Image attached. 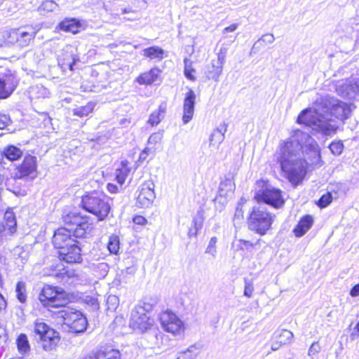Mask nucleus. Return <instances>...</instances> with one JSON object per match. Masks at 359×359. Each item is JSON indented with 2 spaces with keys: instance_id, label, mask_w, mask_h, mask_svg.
Masks as SVG:
<instances>
[{
  "instance_id": "a211bd4d",
  "label": "nucleus",
  "mask_w": 359,
  "mask_h": 359,
  "mask_svg": "<svg viewBox=\"0 0 359 359\" xmlns=\"http://www.w3.org/2000/svg\"><path fill=\"white\" fill-rule=\"evenodd\" d=\"M18 81L13 75L0 79V99L7 98L15 89Z\"/></svg>"
},
{
  "instance_id": "c9c22d12",
  "label": "nucleus",
  "mask_w": 359,
  "mask_h": 359,
  "mask_svg": "<svg viewBox=\"0 0 359 359\" xmlns=\"http://www.w3.org/2000/svg\"><path fill=\"white\" fill-rule=\"evenodd\" d=\"M58 7L57 4L53 0H44L38 8L41 14L53 12Z\"/></svg>"
},
{
  "instance_id": "1a4fd4ad",
  "label": "nucleus",
  "mask_w": 359,
  "mask_h": 359,
  "mask_svg": "<svg viewBox=\"0 0 359 359\" xmlns=\"http://www.w3.org/2000/svg\"><path fill=\"white\" fill-rule=\"evenodd\" d=\"M37 164L36 158L34 156L27 155L24 158L22 163L18 166L12 174V179L10 181L13 182V184H18V180H23L27 177L34 179L36 177Z\"/></svg>"
},
{
  "instance_id": "c85d7f7f",
  "label": "nucleus",
  "mask_w": 359,
  "mask_h": 359,
  "mask_svg": "<svg viewBox=\"0 0 359 359\" xmlns=\"http://www.w3.org/2000/svg\"><path fill=\"white\" fill-rule=\"evenodd\" d=\"M80 23L75 18H67L60 23V28L65 32L76 34L79 32Z\"/></svg>"
},
{
  "instance_id": "13d9d810",
  "label": "nucleus",
  "mask_w": 359,
  "mask_h": 359,
  "mask_svg": "<svg viewBox=\"0 0 359 359\" xmlns=\"http://www.w3.org/2000/svg\"><path fill=\"white\" fill-rule=\"evenodd\" d=\"M203 218L201 217H196L193 219L194 229L199 231L203 226Z\"/></svg>"
},
{
  "instance_id": "9b49d317",
  "label": "nucleus",
  "mask_w": 359,
  "mask_h": 359,
  "mask_svg": "<svg viewBox=\"0 0 359 359\" xmlns=\"http://www.w3.org/2000/svg\"><path fill=\"white\" fill-rule=\"evenodd\" d=\"M335 90L344 98H355L359 95V78L351 77L337 81L335 84Z\"/></svg>"
},
{
  "instance_id": "f8f14e48",
  "label": "nucleus",
  "mask_w": 359,
  "mask_h": 359,
  "mask_svg": "<svg viewBox=\"0 0 359 359\" xmlns=\"http://www.w3.org/2000/svg\"><path fill=\"white\" fill-rule=\"evenodd\" d=\"M160 321L163 329L174 335L181 334L184 331L182 321L172 312L162 313L160 316Z\"/></svg>"
},
{
  "instance_id": "473e14b6",
  "label": "nucleus",
  "mask_w": 359,
  "mask_h": 359,
  "mask_svg": "<svg viewBox=\"0 0 359 359\" xmlns=\"http://www.w3.org/2000/svg\"><path fill=\"white\" fill-rule=\"evenodd\" d=\"M16 344L18 350L21 354H26L30 351L29 343L25 334H20L18 337L16 339Z\"/></svg>"
},
{
  "instance_id": "393cba45",
  "label": "nucleus",
  "mask_w": 359,
  "mask_h": 359,
  "mask_svg": "<svg viewBox=\"0 0 359 359\" xmlns=\"http://www.w3.org/2000/svg\"><path fill=\"white\" fill-rule=\"evenodd\" d=\"M293 338V333L285 329L276 330L273 334V339H276L283 345L290 344Z\"/></svg>"
},
{
  "instance_id": "c03bdc74",
  "label": "nucleus",
  "mask_w": 359,
  "mask_h": 359,
  "mask_svg": "<svg viewBox=\"0 0 359 359\" xmlns=\"http://www.w3.org/2000/svg\"><path fill=\"white\" fill-rule=\"evenodd\" d=\"M245 282V289H244V295L248 298H250L252 296L254 291L253 283L251 280L248 278L244 279Z\"/></svg>"
},
{
  "instance_id": "0eeeda50",
  "label": "nucleus",
  "mask_w": 359,
  "mask_h": 359,
  "mask_svg": "<svg viewBox=\"0 0 359 359\" xmlns=\"http://www.w3.org/2000/svg\"><path fill=\"white\" fill-rule=\"evenodd\" d=\"M34 332L38 336L36 340L46 351L54 349L60 341L59 333L43 322L35 323Z\"/></svg>"
},
{
  "instance_id": "9d476101",
  "label": "nucleus",
  "mask_w": 359,
  "mask_h": 359,
  "mask_svg": "<svg viewBox=\"0 0 359 359\" xmlns=\"http://www.w3.org/2000/svg\"><path fill=\"white\" fill-rule=\"evenodd\" d=\"M153 323L154 320L147 316L144 306H137L132 310L130 327L134 330L145 332L152 327Z\"/></svg>"
},
{
  "instance_id": "3c124183",
  "label": "nucleus",
  "mask_w": 359,
  "mask_h": 359,
  "mask_svg": "<svg viewBox=\"0 0 359 359\" xmlns=\"http://www.w3.org/2000/svg\"><path fill=\"white\" fill-rule=\"evenodd\" d=\"M163 137V134L161 133H154L150 135L148 140V142L149 144H156L161 142Z\"/></svg>"
},
{
  "instance_id": "bf43d9fd",
  "label": "nucleus",
  "mask_w": 359,
  "mask_h": 359,
  "mask_svg": "<svg viewBox=\"0 0 359 359\" xmlns=\"http://www.w3.org/2000/svg\"><path fill=\"white\" fill-rule=\"evenodd\" d=\"M271 349L273 351H278L280 348L283 346L280 341H278L276 339H273V336L271 337Z\"/></svg>"
},
{
  "instance_id": "39448f33",
  "label": "nucleus",
  "mask_w": 359,
  "mask_h": 359,
  "mask_svg": "<svg viewBox=\"0 0 359 359\" xmlns=\"http://www.w3.org/2000/svg\"><path fill=\"white\" fill-rule=\"evenodd\" d=\"M38 299L44 307L57 308L65 306L69 302L68 294L60 287L46 285Z\"/></svg>"
},
{
  "instance_id": "4c0bfd02",
  "label": "nucleus",
  "mask_w": 359,
  "mask_h": 359,
  "mask_svg": "<svg viewBox=\"0 0 359 359\" xmlns=\"http://www.w3.org/2000/svg\"><path fill=\"white\" fill-rule=\"evenodd\" d=\"M109 252L112 254H117L119 250V238L116 236H111L107 244Z\"/></svg>"
},
{
  "instance_id": "5701e85b",
  "label": "nucleus",
  "mask_w": 359,
  "mask_h": 359,
  "mask_svg": "<svg viewBox=\"0 0 359 359\" xmlns=\"http://www.w3.org/2000/svg\"><path fill=\"white\" fill-rule=\"evenodd\" d=\"M130 172L127 161H121L119 166L116 169V180L120 186L123 185Z\"/></svg>"
},
{
  "instance_id": "f3484780",
  "label": "nucleus",
  "mask_w": 359,
  "mask_h": 359,
  "mask_svg": "<svg viewBox=\"0 0 359 359\" xmlns=\"http://www.w3.org/2000/svg\"><path fill=\"white\" fill-rule=\"evenodd\" d=\"M227 130V125L225 123L219 124V126L213 130L210 137L209 147L211 151L215 152L218 150L219 146L224 140V134Z\"/></svg>"
},
{
  "instance_id": "de8ad7c7",
  "label": "nucleus",
  "mask_w": 359,
  "mask_h": 359,
  "mask_svg": "<svg viewBox=\"0 0 359 359\" xmlns=\"http://www.w3.org/2000/svg\"><path fill=\"white\" fill-rule=\"evenodd\" d=\"M275 41V37L273 34H266L262 36V37L254 44L253 48L259 42L262 41L267 43H272Z\"/></svg>"
},
{
  "instance_id": "0e129e2a",
  "label": "nucleus",
  "mask_w": 359,
  "mask_h": 359,
  "mask_svg": "<svg viewBox=\"0 0 359 359\" xmlns=\"http://www.w3.org/2000/svg\"><path fill=\"white\" fill-rule=\"evenodd\" d=\"M121 13L122 14L135 15V14H136V9L133 8L131 6H128V7H126V8L122 9Z\"/></svg>"
},
{
  "instance_id": "dca6fc26",
  "label": "nucleus",
  "mask_w": 359,
  "mask_h": 359,
  "mask_svg": "<svg viewBox=\"0 0 359 359\" xmlns=\"http://www.w3.org/2000/svg\"><path fill=\"white\" fill-rule=\"evenodd\" d=\"M196 103V94L192 89H189L185 94L183 102V116L182 121L184 124L188 123L193 118L194 107Z\"/></svg>"
},
{
  "instance_id": "7c9ffc66",
  "label": "nucleus",
  "mask_w": 359,
  "mask_h": 359,
  "mask_svg": "<svg viewBox=\"0 0 359 359\" xmlns=\"http://www.w3.org/2000/svg\"><path fill=\"white\" fill-rule=\"evenodd\" d=\"M223 71V67L222 65H217L215 60H212L211 62V65L208 67V69L207 71V77L208 79H212L215 81H218L220 75L222 74Z\"/></svg>"
},
{
  "instance_id": "58836bf2",
  "label": "nucleus",
  "mask_w": 359,
  "mask_h": 359,
  "mask_svg": "<svg viewBox=\"0 0 359 359\" xmlns=\"http://www.w3.org/2000/svg\"><path fill=\"white\" fill-rule=\"evenodd\" d=\"M196 349V346H191L187 350L180 352L176 359H194L197 356V353L194 352Z\"/></svg>"
},
{
  "instance_id": "a878e982",
  "label": "nucleus",
  "mask_w": 359,
  "mask_h": 359,
  "mask_svg": "<svg viewBox=\"0 0 359 359\" xmlns=\"http://www.w3.org/2000/svg\"><path fill=\"white\" fill-rule=\"evenodd\" d=\"M166 111V105L161 104L158 109L151 113L149 116L148 123L152 126H157L164 118Z\"/></svg>"
},
{
  "instance_id": "09e8293b",
  "label": "nucleus",
  "mask_w": 359,
  "mask_h": 359,
  "mask_svg": "<svg viewBox=\"0 0 359 359\" xmlns=\"http://www.w3.org/2000/svg\"><path fill=\"white\" fill-rule=\"evenodd\" d=\"M189 62V61L188 59H184V75L187 79H189L191 81H194L196 79L192 75V72H194V70L193 69H191L189 66H188Z\"/></svg>"
},
{
  "instance_id": "20e7f679",
  "label": "nucleus",
  "mask_w": 359,
  "mask_h": 359,
  "mask_svg": "<svg viewBox=\"0 0 359 359\" xmlns=\"http://www.w3.org/2000/svg\"><path fill=\"white\" fill-rule=\"evenodd\" d=\"M275 215L270 213L264 204L259 203L252 208L248 217V226L260 235L266 234L273 222Z\"/></svg>"
},
{
  "instance_id": "cd10ccee",
  "label": "nucleus",
  "mask_w": 359,
  "mask_h": 359,
  "mask_svg": "<svg viewBox=\"0 0 359 359\" xmlns=\"http://www.w3.org/2000/svg\"><path fill=\"white\" fill-rule=\"evenodd\" d=\"M4 219L5 222V224H4V229H8L9 233L13 234L16 230L17 225L15 213L12 210H8L4 214Z\"/></svg>"
},
{
  "instance_id": "338daca9",
  "label": "nucleus",
  "mask_w": 359,
  "mask_h": 359,
  "mask_svg": "<svg viewBox=\"0 0 359 359\" xmlns=\"http://www.w3.org/2000/svg\"><path fill=\"white\" fill-rule=\"evenodd\" d=\"M107 189L110 192H112V193H115L118 190V188L116 185L114 184H108L107 185Z\"/></svg>"
},
{
  "instance_id": "412c9836",
  "label": "nucleus",
  "mask_w": 359,
  "mask_h": 359,
  "mask_svg": "<svg viewBox=\"0 0 359 359\" xmlns=\"http://www.w3.org/2000/svg\"><path fill=\"white\" fill-rule=\"evenodd\" d=\"M161 71L157 68L140 74L137 79V82L140 85H149L158 81Z\"/></svg>"
},
{
  "instance_id": "6e6552de",
  "label": "nucleus",
  "mask_w": 359,
  "mask_h": 359,
  "mask_svg": "<svg viewBox=\"0 0 359 359\" xmlns=\"http://www.w3.org/2000/svg\"><path fill=\"white\" fill-rule=\"evenodd\" d=\"M58 318L63 320V323L72 332L79 333L86 330L88 321L86 316L80 311L70 307H65L57 313Z\"/></svg>"
},
{
  "instance_id": "aec40b11",
  "label": "nucleus",
  "mask_w": 359,
  "mask_h": 359,
  "mask_svg": "<svg viewBox=\"0 0 359 359\" xmlns=\"http://www.w3.org/2000/svg\"><path fill=\"white\" fill-rule=\"evenodd\" d=\"M72 48L67 47L63 50L62 53L58 56V63L62 67H68L71 70L73 69V66L75 64L76 59L72 53Z\"/></svg>"
},
{
  "instance_id": "a18cd8bd",
  "label": "nucleus",
  "mask_w": 359,
  "mask_h": 359,
  "mask_svg": "<svg viewBox=\"0 0 359 359\" xmlns=\"http://www.w3.org/2000/svg\"><path fill=\"white\" fill-rule=\"evenodd\" d=\"M18 29H13L7 33V42L9 43H18Z\"/></svg>"
},
{
  "instance_id": "72a5a7b5",
  "label": "nucleus",
  "mask_w": 359,
  "mask_h": 359,
  "mask_svg": "<svg viewBox=\"0 0 359 359\" xmlns=\"http://www.w3.org/2000/svg\"><path fill=\"white\" fill-rule=\"evenodd\" d=\"M18 44L21 47H25L28 46L29 42L34 39L36 32H29L18 29Z\"/></svg>"
},
{
  "instance_id": "bb28decb",
  "label": "nucleus",
  "mask_w": 359,
  "mask_h": 359,
  "mask_svg": "<svg viewBox=\"0 0 359 359\" xmlns=\"http://www.w3.org/2000/svg\"><path fill=\"white\" fill-rule=\"evenodd\" d=\"M29 95L32 100L45 98L48 96L49 91L42 85H35L29 88Z\"/></svg>"
},
{
  "instance_id": "c756f323",
  "label": "nucleus",
  "mask_w": 359,
  "mask_h": 359,
  "mask_svg": "<svg viewBox=\"0 0 359 359\" xmlns=\"http://www.w3.org/2000/svg\"><path fill=\"white\" fill-rule=\"evenodd\" d=\"M97 351L101 359H121L119 351L109 346L101 347Z\"/></svg>"
},
{
  "instance_id": "774afa93",
  "label": "nucleus",
  "mask_w": 359,
  "mask_h": 359,
  "mask_svg": "<svg viewBox=\"0 0 359 359\" xmlns=\"http://www.w3.org/2000/svg\"><path fill=\"white\" fill-rule=\"evenodd\" d=\"M198 231H196V229H194H194L191 228V229H189V233H188L189 236V237H191V236H196L197 235Z\"/></svg>"
},
{
  "instance_id": "603ef678",
  "label": "nucleus",
  "mask_w": 359,
  "mask_h": 359,
  "mask_svg": "<svg viewBox=\"0 0 359 359\" xmlns=\"http://www.w3.org/2000/svg\"><path fill=\"white\" fill-rule=\"evenodd\" d=\"M226 48H221L219 52L217 54V60L215 61L216 63L219 65H222L223 67L224 62H225V57H226Z\"/></svg>"
},
{
  "instance_id": "680f3d73",
  "label": "nucleus",
  "mask_w": 359,
  "mask_h": 359,
  "mask_svg": "<svg viewBox=\"0 0 359 359\" xmlns=\"http://www.w3.org/2000/svg\"><path fill=\"white\" fill-rule=\"evenodd\" d=\"M82 359H101L97 350L94 351L89 353L88 355L83 357Z\"/></svg>"
},
{
  "instance_id": "69168bd1",
  "label": "nucleus",
  "mask_w": 359,
  "mask_h": 359,
  "mask_svg": "<svg viewBox=\"0 0 359 359\" xmlns=\"http://www.w3.org/2000/svg\"><path fill=\"white\" fill-rule=\"evenodd\" d=\"M133 222L137 224L143 225L146 223L147 220L142 216H136L134 217Z\"/></svg>"
},
{
  "instance_id": "423d86ee",
  "label": "nucleus",
  "mask_w": 359,
  "mask_h": 359,
  "mask_svg": "<svg viewBox=\"0 0 359 359\" xmlns=\"http://www.w3.org/2000/svg\"><path fill=\"white\" fill-rule=\"evenodd\" d=\"M81 203L83 208L96 216L99 221L104 220L111 209L107 198L96 193L83 196Z\"/></svg>"
},
{
  "instance_id": "2eb2a0df",
  "label": "nucleus",
  "mask_w": 359,
  "mask_h": 359,
  "mask_svg": "<svg viewBox=\"0 0 359 359\" xmlns=\"http://www.w3.org/2000/svg\"><path fill=\"white\" fill-rule=\"evenodd\" d=\"M60 259L67 263H79L81 261V248L79 247V242L76 241L73 244L63 248L58 252Z\"/></svg>"
},
{
  "instance_id": "6e6d98bb",
  "label": "nucleus",
  "mask_w": 359,
  "mask_h": 359,
  "mask_svg": "<svg viewBox=\"0 0 359 359\" xmlns=\"http://www.w3.org/2000/svg\"><path fill=\"white\" fill-rule=\"evenodd\" d=\"M243 217V210L242 208V205L238 204L236 209L235 215H234V220H241Z\"/></svg>"
},
{
  "instance_id": "79ce46f5",
  "label": "nucleus",
  "mask_w": 359,
  "mask_h": 359,
  "mask_svg": "<svg viewBox=\"0 0 359 359\" xmlns=\"http://www.w3.org/2000/svg\"><path fill=\"white\" fill-rule=\"evenodd\" d=\"M321 351V346L318 341L313 342L309 348L308 355L314 359L316 358L318 353Z\"/></svg>"
},
{
  "instance_id": "8fccbe9b",
  "label": "nucleus",
  "mask_w": 359,
  "mask_h": 359,
  "mask_svg": "<svg viewBox=\"0 0 359 359\" xmlns=\"http://www.w3.org/2000/svg\"><path fill=\"white\" fill-rule=\"evenodd\" d=\"M109 309H115L118 304V299L115 295L109 296L107 301Z\"/></svg>"
},
{
  "instance_id": "e433bc0d",
  "label": "nucleus",
  "mask_w": 359,
  "mask_h": 359,
  "mask_svg": "<svg viewBox=\"0 0 359 359\" xmlns=\"http://www.w3.org/2000/svg\"><path fill=\"white\" fill-rule=\"evenodd\" d=\"M16 297L21 303L27 300L26 285L22 281L18 282L15 287Z\"/></svg>"
},
{
  "instance_id": "37998d69",
  "label": "nucleus",
  "mask_w": 359,
  "mask_h": 359,
  "mask_svg": "<svg viewBox=\"0 0 359 359\" xmlns=\"http://www.w3.org/2000/svg\"><path fill=\"white\" fill-rule=\"evenodd\" d=\"M332 201V196L330 193L323 194L318 200V205L323 208L327 207Z\"/></svg>"
},
{
  "instance_id": "4468645a",
  "label": "nucleus",
  "mask_w": 359,
  "mask_h": 359,
  "mask_svg": "<svg viewBox=\"0 0 359 359\" xmlns=\"http://www.w3.org/2000/svg\"><path fill=\"white\" fill-rule=\"evenodd\" d=\"M154 187L152 182H146L142 184L136 200L137 207L147 208L152 205L156 198Z\"/></svg>"
},
{
  "instance_id": "ddd939ff",
  "label": "nucleus",
  "mask_w": 359,
  "mask_h": 359,
  "mask_svg": "<svg viewBox=\"0 0 359 359\" xmlns=\"http://www.w3.org/2000/svg\"><path fill=\"white\" fill-rule=\"evenodd\" d=\"M255 197L259 203L263 202L274 208H279L284 203L280 191L271 187L258 191Z\"/></svg>"
},
{
  "instance_id": "f03ea898",
  "label": "nucleus",
  "mask_w": 359,
  "mask_h": 359,
  "mask_svg": "<svg viewBox=\"0 0 359 359\" xmlns=\"http://www.w3.org/2000/svg\"><path fill=\"white\" fill-rule=\"evenodd\" d=\"M351 111L349 104L326 94L319 96L312 108L304 109L298 116L297 123L330 136L334 134L339 127L334 118L344 121L349 117Z\"/></svg>"
},
{
  "instance_id": "f257e3e1",
  "label": "nucleus",
  "mask_w": 359,
  "mask_h": 359,
  "mask_svg": "<svg viewBox=\"0 0 359 359\" xmlns=\"http://www.w3.org/2000/svg\"><path fill=\"white\" fill-rule=\"evenodd\" d=\"M276 159L291 182H298L303 177L307 165L320 167L323 164L316 141L299 130H295L291 138L280 143Z\"/></svg>"
},
{
  "instance_id": "2f4dec72",
  "label": "nucleus",
  "mask_w": 359,
  "mask_h": 359,
  "mask_svg": "<svg viewBox=\"0 0 359 359\" xmlns=\"http://www.w3.org/2000/svg\"><path fill=\"white\" fill-rule=\"evenodd\" d=\"M4 156L9 161H16L22 156V151L15 146H8L4 149Z\"/></svg>"
},
{
  "instance_id": "b1692460",
  "label": "nucleus",
  "mask_w": 359,
  "mask_h": 359,
  "mask_svg": "<svg viewBox=\"0 0 359 359\" xmlns=\"http://www.w3.org/2000/svg\"><path fill=\"white\" fill-rule=\"evenodd\" d=\"M165 51L158 46H151L143 50V55L150 60L161 61L164 57Z\"/></svg>"
},
{
  "instance_id": "e2e57ef3",
  "label": "nucleus",
  "mask_w": 359,
  "mask_h": 359,
  "mask_svg": "<svg viewBox=\"0 0 359 359\" xmlns=\"http://www.w3.org/2000/svg\"><path fill=\"white\" fill-rule=\"evenodd\" d=\"M350 295L353 297L359 296V284H357L352 287L350 291Z\"/></svg>"
},
{
  "instance_id": "4d7b16f0",
  "label": "nucleus",
  "mask_w": 359,
  "mask_h": 359,
  "mask_svg": "<svg viewBox=\"0 0 359 359\" xmlns=\"http://www.w3.org/2000/svg\"><path fill=\"white\" fill-rule=\"evenodd\" d=\"M238 27V24L237 23H233V24H231L230 26L229 27H225L223 30H222V34L224 37H226V34L228 33V32H234L237 29V28Z\"/></svg>"
},
{
  "instance_id": "5fc2aeb1",
  "label": "nucleus",
  "mask_w": 359,
  "mask_h": 359,
  "mask_svg": "<svg viewBox=\"0 0 359 359\" xmlns=\"http://www.w3.org/2000/svg\"><path fill=\"white\" fill-rule=\"evenodd\" d=\"M239 243H240V248L241 249H245L247 250H249L251 248H254L258 243V241L255 243H252L248 241L240 240Z\"/></svg>"
},
{
  "instance_id": "49530a36",
  "label": "nucleus",
  "mask_w": 359,
  "mask_h": 359,
  "mask_svg": "<svg viewBox=\"0 0 359 359\" xmlns=\"http://www.w3.org/2000/svg\"><path fill=\"white\" fill-rule=\"evenodd\" d=\"M1 6L4 7V9L7 7L8 12H15L17 8V5L13 0H4Z\"/></svg>"
},
{
  "instance_id": "4be33fe9",
  "label": "nucleus",
  "mask_w": 359,
  "mask_h": 359,
  "mask_svg": "<svg viewBox=\"0 0 359 359\" xmlns=\"http://www.w3.org/2000/svg\"><path fill=\"white\" fill-rule=\"evenodd\" d=\"M313 220L311 215H306L302 218L293 231L297 237L304 236L311 227Z\"/></svg>"
},
{
  "instance_id": "f704fd0d",
  "label": "nucleus",
  "mask_w": 359,
  "mask_h": 359,
  "mask_svg": "<svg viewBox=\"0 0 359 359\" xmlns=\"http://www.w3.org/2000/svg\"><path fill=\"white\" fill-rule=\"evenodd\" d=\"M95 107L93 102H88L85 106L76 107L73 109V114L79 117H84L90 114Z\"/></svg>"
},
{
  "instance_id": "7ed1b4c3",
  "label": "nucleus",
  "mask_w": 359,
  "mask_h": 359,
  "mask_svg": "<svg viewBox=\"0 0 359 359\" xmlns=\"http://www.w3.org/2000/svg\"><path fill=\"white\" fill-rule=\"evenodd\" d=\"M73 224L75 227H72L69 229L59 228L55 231L53 237V244L55 248L59 250H63V248H67L76 241L72 236L83 238L90 233L94 228L93 222L86 217L76 216L74 218Z\"/></svg>"
},
{
  "instance_id": "864d4df0",
  "label": "nucleus",
  "mask_w": 359,
  "mask_h": 359,
  "mask_svg": "<svg viewBox=\"0 0 359 359\" xmlns=\"http://www.w3.org/2000/svg\"><path fill=\"white\" fill-rule=\"evenodd\" d=\"M10 123L11 118L8 115L0 114V129H4Z\"/></svg>"
},
{
  "instance_id": "052dcab7",
  "label": "nucleus",
  "mask_w": 359,
  "mask_h": 359,
  "mask_svg": "<svg viewBox=\"0 0 359 359\" xmlns=\"http://www.w3.org/2000/svg\"><path fill=\"white\" fill-rule=\"evenodd\" d=\"M344 40L347 41L349 44V46L347 48H345V51L348 52L350 50H353V47L355 46V41L351 38H348L347 36H345Z\"/></svg>"
},
{
  "instance_id": "ea45409f",
  "label": "nucleus",
  "mask_w": 359,
  "mask_h": 359,
  "mask_svg": "<svg viewBox=\"0 0 359 359\" xmlns=\"http://www.w3.org/2000/svg\"><path fill=\"white\" fill-rule=\"evenodd\" d=\"M329 148L334 155L339 156L343 151L344 144L341 141L334 142L330 144Z\"/></svg>"
},
{
  "instance_id": "6ab92c4d",
  "label": "nucleus",
  "mask_w": 359,
  "mask_h": 359,
  "mask_svg": "<svg viewBox=\"0 0 359 359\" xmlns=\"http://www.w3.org/2000/svg\"><path fill=\"white\" fill-rule=\"evenodd\" d=\"M235 189V184L231 177H225V178L220 182L218 195L215 200H218L219 198H227L233 193Z\"/></svg>"
},
{
  "instance_id": "a19ab883",
  "label": "nucleus",
  "mask_w": 359,
  "mask_h": 359,
  "mask_svg": "<svg viewBox=\"0 0 359 359\" xmlns=\"http://www.w3.org/2000/svg\"><path fill=\"white\" fill-rule=\"evenodd\" d=\"M217 242V239L216 237H212L209 241V243L206 248L205 253L210 254L212 257L216 256L217 249H216V243Z\"/></svg>"
}]
</instances>
